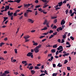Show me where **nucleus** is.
<instances>
[{
    "mask_svg": "<svg viewBox=\"0 0 76 76\" xmlns=\"http://www.w3.org/2000/svg\"><path fill=\"white\" fill-rule=\"evenodd\" d=\"M27 62L26 61H23L22 62V63L23 64H25Z\"/></svg>",
    "mask_w": 76,
    "mask_h": 76,
    "instance_id": "7c9ffc66",
    "label": "nucleus"
},
{
    "mask_svg": "<svg viewBox=\"0 0 76 76\" xmlns=\"http://www.w3.org/2000/svg\"><path fill=\"white\" fill-rule=\"evenodd\" d=\"M49 24L48 23H46V26L47 28H50V26H49V25H48Z\"/></svg>",
    "mask_w": 76,
    "mask_h": 76,
    "instance_id": "49530a36",
    "label": "nucleus"
},
{
    "mask_svg": "<svg viewBox=\"0 0 76 76\" xmlns=\"http://www.w3.org/2000/svg\"><path fill=\"white\" fill-rule=\"evenodd\" d=\"M53 67H56V64H53Z\"/></svg>",
    "mask_w": 76,
    "mask_h": 76,
    "instance_id": "680f3d73",
    "label": "nucleus"
},
{
    "mask_svg": "<svg viewBox=\"0 0 76 76\" xmlns=\"http://www.w3.org/2000/svg\"><path fill=\"white\" fill-rule=\"evenodd\" d=\"M63 38L64 39H65L66 37V34H64V35H63Z\"/></svg>",
    "mask_w": 76,
    "mask_h": 76,
    "instance_id": "2eb2a0df",
    "label": "nucleus"
},
{
    "mask_svg": "<svg viewBox=\"0 0 76 76\" xmlns=\"http://www.w3.org/2000/svg\"><path fill=\"white\" fill-rule=\"evenodd\" d=\"M13 16H11V20H13Z\"/></svg>",
    "mask_w": 76,
    "mask_h": 76,
    "instance_id": "13d9d810",
    "label": "nucleus"
},
{
    "mask_svg": "<svg viewBox=\"0 0 76 76\" xmlns=\"http://www.w3.org/2000/svg\"><path fill=\"white\" fill-rule=\"evenodd\" d=\"M58 4H59V7H60L62 4H63V2H59L58 3Z\"/></svg>",
    "mask_w": 76,
    "mask_h": 76,
    "instance_id": "1a4fd4ad",
    "label": "nucleus"
},
{
    "mask_svg": "<svg viewBox=\"0 0 76 76\" xmlns=\"http://www.w3.org/2000/svg\"><path fill=\"white\" fill-rule=\"evenodd\" d=\"M27 12H32V10H27Z\"/></svg>",
    "mask_w": 76,
    "mask_h": 76,
    "instance_id": "ea45409f",
    "label": "nucleus"
},
{
    "mask_svg": "<svg viewBox=\"0 0 76 76\" xmlns=\"http://www.w3.org/2000/svg\"><path fill=\"white\" fill-rule=\"evenodd\" d=\"M33 53L32 52H29L27 54L28 57L31 56V58H33Z\"/></svg>",
    "mask_w": 76,
    "mask_h": 76,
    "instance_id": "f257e3e1",
    "label": "nucleus"
},
{
    "mask_svg": "<svg viewBox=\"0 0 76 76\" xmlns=\"http://www.w3.org/2000/svg\"><path fill=\"white\" fill-rule=\"evenodd\" d=\"M44 37H45V36H42L39 37L40 39H41V38H44Z\"/></svg>",
    "mask_w": 76,
    "mask_h": 76,
    "instance_id": "f704fd0d",
    "label": "nucleus"
},
{
    "mask_svg": "<svg viewBox=\"0 0 76 76\" xmlns=\"http://www.w3.org/2000/svg\"><path fill=\"white\" fill-rule=\"evenodd\" d=\"M68 12H69V10L67 9L66 10V11H65V13H66V15H67V13H68Z\"/></svg>",
    "mask_w": 76,
    "mask_h": 76,
    "instance_id": "473e14b6",
    "label": "nucleus"
},
{
    "mask_svg": "<svg viewBox=\"0 0 76 76\" xmlns=\"http://www.w3.org/2000/svg\"><path fill=\"white\" fill-rule=\"evenodd\" d=\"M53 31L50 30L49 32V34H51V33H53Z\"/></svg>",
    "mask_w": 76,
    "mask_h": 76,
    "instance_id": "a19ab883",
    "label": "nucleus"
},
{
    "mask_svg": "<svg viewBox=\"0 0 76 76\" xmlns=\"http://www.w3.org/2000/svg\"><path fill=\"white\" fill-rule=\"evenodd\" d=\"M35 3H38V0H36L35 1Z\"/></svg>",
    "mask_w": 76,
    "mask_h": 76,
    "instance_id": "338daca9",
    "label": "nucleus"
},
{
    "mask_svg": "<svg viewBox=\"0 0 76 76\" xmlns=\"http://www.w3.org/2000/svg\"><path fill=\"white\" fill-rule=\"evenodd\" d=\"M14 73L15 75H18V74H19V73L18 72H14Z\"/></svg>",
    "mask_w": 76,
    "mask_h": 76,
    "instance_id": "3c124183",
    "label": "nucleus"
},
{
    "mask_svg": "<svg viewBox=\"0 0 76 76\" xmlns=\"http://www.w3.org/2000/svg\"><path fill=\"white\" fill-rule=\"evenodd\" d=\"M62 49H63V48L62 46H60L57 48V50H63Z\"/></svg>",
    "mask_w": 76,
    "mask_h": 76,
    "instance_id": "39448f33",
    "label": "nucleus"
},
{
    "mask_svg": "<svg viewBox=\"0 0 76 76\" xmlns=\"http://www.w3.org/2000/svg\"><path fill=\"white\" fill-rule=\"evenodd\" d=\"M14 51H15V53H18V50H17V49H15Z\"/></svg>",
    "mask_w": 76,
    "mask_h": 76,
    "instance_id": "603ef678",
    "label": "nucleus"
},
{
    "mask_svg": "<svg viewBox=\"0 0 76 76\" xmlns=\"http://www.w3.org/2000/svg\"><path fill=\"white\" fill-rule=\"evenodd\" d=\"M47 53H48V50H46L44 52V54H47Z\"/></svg>",
    "mask_w": 76,
    "mask_h": 76,
    "instance_id": "6e6d98bb",
    "label": "nucleus"
},
{
    "mask_svg": "<svg viewBox=\"0 0 76 76\" xmlns=\"http://www.w3.org/2000/svg\"><path fill=\"white\" fill-rule=\"evenodd\" d=\"M32 4H24V7H26V8H28V7H29L31 5H32Z\"/></svg>",
    "mask_w": 76,
    "mask_h": 76,
    "instance_id": "f03ea898",
    "label": "nucleus"
},
{
    "mask_svg": "<svg viewBox=\"0 0 76 76\" xmlns=\"http://www.w3.org/2000/svg\"><path fill=\"white\" fill-rule=\"evenodd\" d=\"M25 39V42H28V41H29V40H28V39Z\"/></svg>",
    "mask_w": 76,
    "mask_h": 76,
    "instance_id": "bf43d9fd",
    "label": "nucleus"
},
{
    "mask_svg": "<svg viewBox=\"0 0 76 76\" xmlns=\"http://www.w3.org/2000/svg\"><path fill=\"white\" fill-rule=\"evenodd\" d=\"M23 18V16L22 15L21 17L19 18V19H22Z\"/></svg>",
    "mask_w": 76,
    "mask_h": 76,
    "instance_id": "69168bd1",
    "label": "nucleus"
},
{
    "mask_svg": "<svg viewBox=\"0 0 76 76\" xmlns=\"http://www.w3.org/2000/svg\"><path fill=\"white\" fill-rule=\"evenodd\" d=\"M31 74H32V75H34L35 73V71H34V70H31Z\"/></svg>",
    "mask_w": 76,
    "mask_h": 76,
    "instance_id": "9b49d317",
    "label": "nucleus"
},
{
    "mask_svg": "<svg viewBox=\"0 0 76 76\" xmlns=\"http://www.w3.org/2000/svg\"><path fill=\"white\" fill-rule=\"evenodd\" d=\"M33 45H37L38 43L37 42H34L33 44Z\"/></svg>",
    "mask_w": 76,
    "mask_h": 76,
    "instance_id": "a878e982",
    "label": "nucleus"
},
{
    "mask_svg": "<svg viewBox=\"0 0 76 76\" xmlns=\"http://www.w3.org/2000/svg\"><path fill=\"white\" fill-rule=\"evenodd\" d=\"M51 51L53 53H56V50L55 49H52L51 50Z\"/></svg>",
    "mask_w": 76,
    "mask_h": 76,
    "instance_id": "4468645a",
    "label": "nucleus"
},
{
    "mask_svg": "<svg viewBox=\"0 0 76 76\" xmlns=\"http://www.w3.org/2000/svg\"><path fill=\"white\" fill-rule=\"evenodd\" d=\"M13 16H17V12H16L14 13Z\"/></svg>",
    "mask_w": 76,
    "mask_h": 76,
    "instance_id": "393cba45",
    "label": "nucleus"
},
{
    "mask_svg": "<svg viewBox=\"0 0 76 76\" xmlns=\"http://www.w3.org/2000/svg\"><path fill=\"white\" fill-rule=\"evenodd\" d=\"M57 74H58V73H53L52 74V76H57Z\"/></svg>",
    "mask_w": 76,
    "mask_h": 76,
    "instance_id": "dca6fc26",
    "label": "nucleus"
},
{
    "mask_svg": "<svg viewBox=\"0 0 76 76\" xmlns=\"http://www.w3.org/2000/svg\"><path fill=\"white\" fill-rule=\"evenodd\" d=\"M57 41L58 42H60H60H61V40H60V39H58Z\"/></svg>",
    "mask_w": 76,
    "mask_h": 76,
    "instance_id": "a18cd8bd",
    "label": "nucleus"
},
{
    "mask_svg": "<svg viewBox=\"0 0 76 76\" xmlns=\"http://www.w3.org/2000/svg\"><path fill=\"white\" fill-rule=\"evenodd\" d=\"M35 69H39V67L38 66H36L34 67Z\"/></svg>",
    "mask_w": 76,
    "mask_h": 76,
    "instance_id": "8fccbe9b",
    "label": "nucleus"
},
{
    "mask_svg": "<svg viewBox=\"0 0 76 76\" xmlns=\"http://www.w3.org/2000/svg\"><path fill=\"white\" fill-rule=\"evenodd\" d=\"M47 20H45L44 21V22L43 23V25H45L47 23Z\"/></svg>",
    "mask_w": 76,
    "mask_h": 76,
    "instance_id": "5701e85b",
    "label": "nucleus"
},
{
    "mask_svg": "<svg viewBox=\"0 0 76 76\" xmlns=\"http://www.w3.org/2000/svg\"><path fill=\"white\" fill-rule=\"evenodd\" d=\"M57 32H56L55 33H53V35H57Z\"/></svg>",
    "mask_w": 76,
    "mask_h": 76,
    "instance_id": "de8ad7c7",
    "label": "nucleus"
},
{
    "mask_svg": "<svg viewBox=\"0 0 76 76\" xmlns=\"http://www.w3.org/2000/svg\"><path fill=\"white\" fill-rule=\"evenodd\" d=\"M30 37H31L30 36H29V35H27V36L24 37V38L25 39H28V38H30Z\"/></svg>",
    "mask_w": 76,
    "mask_h": 76,
    "instance_id": "0eeeda50",
    "label": "nucleus"
},
{
    "mask_svg": "<svg viewBox=\"0 0 76 76\" xmlns=\"http://www.w3.org/2000/svg\"><path fill=\"white\" fill-rule=\"evenodd\" d=\"M58 51L57 50L56 52V55H58Z\"/></svg>",
    "mask_w": 76,
    "mask_h": 76,
    "instance_id": "4d7b16f0",
    "label": "nucleus"
},
{
    "mask_svg": "<svg viewBox=\"0 0 76 76\" xmlns=\"http://www.w3.org/2000/svg\"><path fill=\"white\" fill-rule=\"evenodd\" d=\"M20 0H17L14 1V2H16V3H20Z\"/></svg>",
    "mask_w": 76,
    "mask_h": 76,
    "instance_id": "9d476101",
    "label": "nucleus"
},
{
    "mask_svg": "<svg viewBox=\"0 0 76 76\" xmlns=\"http://www.w3.org/2000/svg\"><path fill=\"white\" fill-rule=\"evenodd\" d=\"M67 62H68V61H67V60H65L64 64H66Z\"/></svg>",
    "mask_w": 76,
    "mask_h": 76,
    "instance_id": "58836bf2",
    "label": "nucleus"
},
{
    "mask_svg": "<svg viewBox=\"0 0 76 76\" xmlns=\"http://www.w3.org/2000/svg\"><path fill=\"white\" fill-rule=\"evenodd\" d=\"M57 28V26H54L53 27V28H52V29H56Z\"/></svg>",
    "mask_w": 76,
    "mask_h": 76,
    "instance_id": "79ce46f5",
    "label": "nucleus"
},
{
    "mask_svg": "<svg viewBox=\"0 0 76 76\" xmlns=\"http://www.w3.org/2000/svg\"><path fill=\"white\" fill-rule=\"evenodd\" d=\"M13 12L10 13V11H8V16H12L13 15Z\"/></svg>",
    "mask_w": 76,
    "mask_h": 76,
    "instance_id": "20e7f679",
    "label": "nucleus"
},
{
    "mask_svg": "<svg viewBox=\"0 0 76 76\" xmlns=\"http://www.w3.org/2000/svg\"><path fill=\"white\" fill-rule=\"evenodd\" d=\"M4 73L5 74H8V73H9V71H6L4 72Z\"/></svg>",
    "mask_w": 76,
    "mask_h": 76,
    "instance_id": "c9c22d12",
    "label": "nucleus"
},
{
    "mask_svg": "<svg viewBox=\"0 0 76 76\" xmlns=\"http://www.w3.org/2000/svg\"><path fill=\"white\" fill-rule=\"evenodd\" d=\"M34 68V67L32 66H30V68H29V70H32V69Z\"/></svg>",
    "mask_w": 76,
    "mask_h": 76,
    "instance_id": "a211bd4d",
    "label": "nucleus"
},
{
    "mask_svg": "<svg viewBox=\"0 0 76 76\" xmlns=\"http://www.w3.org/2000/svg\"><path fill=\"white\" fill-rule=\"evenodd\" d=\"M48 6V4L45 5L43 6V8H45V7H47V6Z\"/></svg>",
    "mask_w": 76,
    "mask_h": 76,
    "instance_id": "bb28decb",
    "label": "nucleus"
},
{
    "mask_svg": "<svg viewBox=\"0 0 76 76\" xmlns=\"http://www.w3.org/2000/svg\"><path fill=\"white\" fill-rule=\"evenodd\" d=\"M64 39H62L61 40V43H64Z\"/></svg>",
    "mask_w": 76,
    "mask_h": 76,
    "instance_id": "4c0bfd02",
    "label": "nucleus"
},
{
    "mask_svg": "<svg viewBox=\"0 0 76 76\" xmlns=\"http://www.w3.org/2000/svg\"><path fill=\"white\" fill-rule=\"evenodd\" d=\"M59 31H62V30H63V28H61V27H60L59 28Z\"/></svg>",
    "mask_w": 76,
    "mask_h": 76,
    "instance_id": "37998d69",
    "label": "nucleus"
},
{
    "mask_svg": "<svg viewBox=\"0 0 76 76\" xmlns=\"http://www.w3.org/2000/svg\"><path fill=\"white\" fill-rule=\"evenodd\" d=\"M41 1H42L43 3H47V0H41Z\"/></svg>",
    "mask_w": 76,
    "mask_h": 76,
    "instance_id": "b1692460",
    "label": "nucleus"
},
{
    "mask_svg": "<svg viewBox=\"0 0 76 76\" xmlns=\"http://www.w3.org/2000/svg\"><path fill=\"white\" fill-rule=\"evenodd\" d=\"M66 45H70V43H69V42H66Z\"/></svg>",
    "mask_w": 76,
    "mask_h": 76,
    "instance_id": "e2e57ef3",
    "label": "nucleus"
},
{
    "mask_svg": "<svg viewBox=\"0 0 76 76\" xmlns=\"http://www.w3.org/2000/svg\"><path fill=\"white\" fill-rule=\"evenodd\" d=\"M53 48H57V45H55L53 46Z\"/></svg>",
    "mask_w": 76,
    "mask_h": 76,
    "instance_id": "f3484780",
    "label": "nucleus"
},
{
    "mask_svg": "<svg viewBox=\"0 0 76 76\" xmlns=\"http://www.w3.org/2000/svg\"><path fill=\"white\" fill-rule=\"evenodd\" d=\"M25 17H27V14L26 13H25L24 14Z\"/></svg>",
    "mask_w": 76,
    "mask_h": 76,
    "instance_id": "864d4df0",
    "label": "nucleus"
},
{
    "mask_svg": "<svg viewBox=\"0 0 76 76\" xmlns=\"http://www.w3.org/2000/svg\"><path fill=\"white\" fill-rule=\"evenodd\" d=\"M74 12H73V13H71V14L70 15L71 16H73L74 15Z\"/></svg>",
    "mask_w": 76,
    "mask_h": 76,
    "instance_id": "09e8293b",
    "label": "nucleus"
},
{
    "mask_svg": "<svg viewBox=\"0 0 76 76\" xmlns=\"http://www.w3.org/2000/svg\"><path fill=\"white\" fill-rule=\"evenodd\" d=\"M8 2H9V3H14L15 1H8Z\"/></svg>",
    "mask_w": 76,
    "mask_h": 76,
    "instance_id": "c85d7f7f",
    "label": "nucleus"
},
{
    "mask_svg": "<svg viewBox=\"0 0 76 76\" xmlns=\"http://www.w3.org/2000/svg\"><path fill=\"white\" fill-rule=\"evenodd\" d=\"M57 19H56L54 21V22L55 23H57Z\"/></svg>",
    "mask_w": 76,
    "mask_h": 76,
    "instance_id": "c03bdc74",
    "label": "nucleus"
},
{
    "mask_svg": "<svg viewBox=\"0 0 76 76\" xmlns=\"http://www.w3.org/2000/svg\"><path fill=\"white\" fill-rule=\"evenodd\" d=\"M67 70L69 71L71 70H70V67H67Z\"/></svg>",
    "mask_w": 76,
    "mask_h": 76,
    "instance_id": "2f4dec72",
    "label": "nucleus"
},
{
    "mask_svg": "<svg viewBox=\"0 0 76 76\" xmlns=\"http://www.w3.org/2000/svg\"><path fill=\"white\" fill-rule=\"evenodd\" d=\"M53 58H54L53 57V56H51V57L50 58V59H51V60L53 61Z\"/></svg>",
    "mask_w": 76,
    "mask_h": 76,
    "instance_id": "0e129e2a",
    "label": "nucleus"
},
{
    "mask_svg": "<svg viewBox=\"0 0 76 76\" xmlns=\"http://www.w3.org/2000/svg\"><path fill=\"white\" fill-rule=\"evenodd\" d=\"M5 75H6V73L4 72L3 73L2 75H1L0 76H5Z\"/></svg>",
    "mask_w": 76,
    "mask_h": 76,
    "instance_id": "72a5a7b5",
    "label": "nucleus"
},
{
    "mask_svg": "<svg viewBox=\"0 0 76 76\" xmlns=\"http://www.w3.org/2000/svg\"><path fill=\"white\" fill-rule=\"evenodd\" d=\"M53 37H54V35H50V37H49V39H51V38H52Z\"/></svg>",
    "mask_w": 76,
    "mask_h": 76,
    "instance_id": "412c9836",
    "label": "nucleus"
},
{
    "mask_svg": "<svg viewBox=\"0 0 76 76\" xmlns=\"http://www.w3.org/2000/svg\"><path fill=\"white\" fill-rule=\"evenodd\" d=\"M70 39H72V41H73V40H74V39H75V38L72 36H71L70 37Z\"/></svg>",
    "mask_w": 76,
    "mask_h": 76,
    "instance_id": "4be33fe9",
    "label": "nucleus"
},
{
    "mask_svg": "<svg viewBox=\"0 0 76 76\" xmlns=\"http://www.w3.org/2000/svg\"><path fill=\"white\" fill-rule=\"evenodd\" d=\"M41 7V5H37L36 6L35 8L37 9V8H38L39 7Z\"/></svg>",
    "mask_w": 76,
    "mask_h": 76,
    "instance_id": "aec40b11",
    "label": "nucleus"
},
{
    "mask_svg": "<svg viewBox=\"0 0 76 76\" xmlns=\"http://www.w3.org/2000/svg\"><path fill=\"white\" fill-rule=\"evenodd\" d=\"M64 23H65V21L64 20H63L61 21V25H63Z\"/></svg>",
    "mask_w": 76,
    "mask_h": 76,
    "instance_id": "6e6552de",
    "label": "nucleus"
},
{
    "mask_svg": "<svg viewBox=\"0 0 76 76\" xmlns=\"http://www.w3.org/2000/svg\"><path fill=\"white\" fill-rule=\"evenodd\" d=\"M28 22H31L32 23H34V20H32L31 19H28Z\"/></svg>",
    "mask_w": 76,
    "mask_h": 76,
    "instance_id": "423d86ee",
    "label": "nucleus"
},
{
    "mask_svg": "<svg viewBox=\"0 0 76 76\" xmlns=\"http://www.w3.org/2000/svg\"><path fill=\"white\" fill-rule=\"evenodd\" d=\"M41 45H39L38 46H37L36 48H37L39 49V48H41Z\"/></svg>",
    "mask_w": 76,
    "mask_h": 76,
    "instance_id": "f8f14e48",
    "label": "nucleus"
},
{
    "mask_svg": "<svg viewBox=\"0 0 76 76\" xmlns=\"http://www.w3.org/2000/svg\"><path fill=\"white\" fill-rule=\"evenodd\" d=\"M3 18L4 19V22H5L8 19V17H3Z\"/></svg>",
    "mask_w": 76,
    "mask_h": 76,
    "instance_id": "ddd939ff",
    "label": "nucleus"
},
{
    "mask_svg": "<svg viewBox=\"0 0 76 76\" xmlns=\"http://www.w3.org/2000/svg\"><path fill=\"white\" fill-rule=\"evenodd\" d=\"M34 50L35 53H38L39 51V49H38V48H37L36 47L34 49Z\"/></svg>",
    "mask_w": 76,
    "mask_h": 76,
    "instance_id": "7ed1b4c3",
    "label": "nucleus"
},
{
    "mask_svg": "<svg viewBox=\"0 0 76 76\" xmlns=\"http://www.w3.org/2000/svg\"><path fill=\"white\" fill-rule=\"evenodd\" d=\"M20 76H25V75H24V74H21L20 75Z\"/></svg>",
    "mask_w": 76,
    "mask_h": 76,
    "instance_id": "774afa93",
    "label": "nucleus"
},
{
    "mask_svg": "<svg viewBox=\"0 0 76 76\" xmlns=\"http://www.w3.org/2000/svg\"><path fill=\"white\" fill-rule=\"evenodd\" d=\"M58 66H59V67H60L62 66V65L60 64V63H58Z\"/></svg>",
    "mask_w": 76,
    "mask_h": 76,
    "instance_id": "c756f323",
    "label": "nucleus"
},
{
    "mask_svg": "<svg viewBox=\"0 0 76 76\" xmlns=\"http://www.w3.org/2000/svg\"><path fill=\"white\" fill-rule=\"evenodd\" d=\"M4 43L1 42L0 44V47H1L3 45H4Z\"/></svg>",
    "mask_w": 76,
    "mask_h": 76,
    "instance_id": "6ab92c4d",
    "label": "nucleus"
},
{
    "mask_svg": "<svg viewBox=\"0 0 76 76\" xmlns=\"http://www.w3.org/2000/svg\"><path fill=\"white\" fill-rule=\"evenodd\" d=\"M9 7H10L9 6H6L5 8H7V10L9 9Z\"/></svg>",
    "mask_w": 76,
    "mask_h": 76,
    "instance_id": "cd10ccee",
    "label": "nucleus"
},
{
    "mask_svg": "<svg viewBox=\"0 0 76 76\" xmlns=\"http://www.w3.org/2000/svg\"><path fill=\"white\" fill-rule=\"evenodd\" d=\"M49 32L48 31L47 33H45L43 34V35H47L49 33Z\"/></svg>",
    "mask_w": 76,
    "mask_h": 76,
    "instance_id": "5fc2aeb1",
    "label": "nucleus"
},
{
    "mask_svg": "<svg viewBox=\"0 0 76 76\" xmlns=\"http://www.w3.org/2000/svg\"><path fill=\"white\" fill-rule=\"evenodd\" d=\"M44 30H47V27H45L43 28Z\"/></svg>",
    "mask_w": 76,
    "mask_h": 76,
    "instance_id": "052dcab7",
    "label": "nucleus"
},
{
    "mask_svg": "<svg viewBox=\"0 0 76 76\" xmlns=\"http://www.w3.org/2000/svg\"><path fill=\"white\" fill-rule=\"evenodd\" d=\"M0 60H4V59L3 57H2L0 56Z\"/></svg>",
    "mask_w": 76,
    "mask_h": 76,
    "instance_id": "e433bc0d",
    "label": "nucleus"
}]
</instances>
